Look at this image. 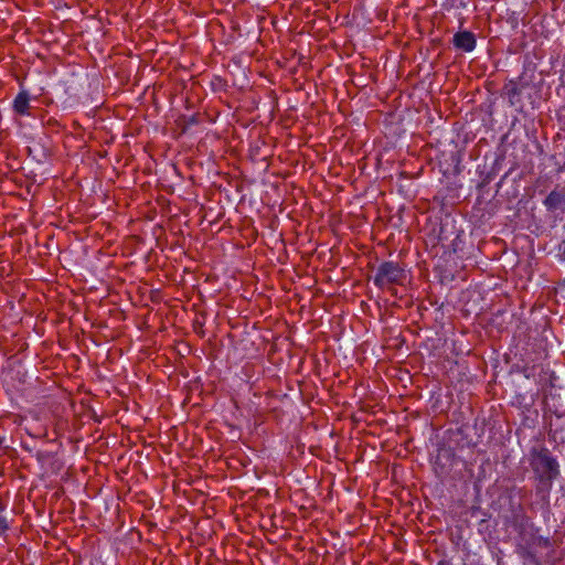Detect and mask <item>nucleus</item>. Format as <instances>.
Returning <instances> with one entry per match:
<instances>
[{
  "label": "nucleus",
  "instance_id": "1",
  "mask_svg": "<svg viewBox=\"0 0 565 565\" xmlns=\"http://www.w3.org/2000/svg\"><path fill=\"white\" fill-rule=\"evenodd\" d=\"M530 466L534 472L535 494L544 504H548L553 482L559 475V465L543 446L530 450Z\"/></svg>",
  "mask_w": 565,
  "mask_h": 565
},
{
  "label": "nucleus",
  "instance_id": "2",
  "mask_svg": "<svg viewBox=\"0 0 565 565\" xmlns=\"http://www.w3.org/2000/svg\"><path fill=\"white\" fill-rule=\"evenodd\" d=\"M406 277V270L398 263L387 260L377 267L373 282L376 287L384 289L394 285H403Z\"/></svg>",
  "mask_w": 565,
  "mask_h": 565
},
{
  "label": "nucleus",
  "instance_id": "3",
  "mask_svg": "<svg viewBox=\"0 0 565 565\" xmlns=\"http://www.w3.org/2000/svg\"><path fill=\"white\" fill-rule=\"evenodd\" d=\"M457 462L456 450L446 445H441L437 449L435 460L433 462V469L435 475L440 479L445 480L450 477L454 467Z\"/></svg>",
  "mask_w": 565,
  "mask_h": 565
},
{
  "label": "nucleus",
  "instance_id": "4",
  "mask_svg": "<svg viewBox=\"0 0 565 565\" xmlns=\"http://www.w3.org/2000/svg\"><path fill=\"white\" fill-rule=\"evenodd\" d=\"M452 44L462 52H472L477 45L476 35L471 31H459L454 34Z\"/></svg>",
  "mask_w": 565,
  "mask_h": 565
},
{
  "label": "nucleus",
  "instance_id": "5",
  "mask_svg": "<svg viewBox=\"0 0 565 565\" xmlns=\"http://www.w3.org/2000/svg\"><path fill=\"white\" fill-rule=\"evenodd\" d=\"M544 206L550 212L565 211V189H554L544 200Z\"/></svg>",
  "mask_w": 565,
  "mask_h": 565
},
{
  "label": "nucleus",
  "instance_id": "6",
  "mask_svg": "<svg viewBox=\"0 0 565 565\" xmlns=\"http://www.w3.org/2000/svg\"><path fill=\"white\" fill-rule=\"evenodd\" d=\"M30 94L25 89H21L12 103V109L18 116H30L31 115V105H30Z\"/></svg>",
  "mask_w": 565,
  "mask_h": 565
},
{
  "label": "nucleus",
  "instance_id": "7",
  "mask_svg": "<svg viewBox=\"0 0 565 565\" xmlns=\"http://www.w3.org/2000/svg\"><path fill=\"white\" fill-rule=\"evenodd\" d=\"M543 371H544V366L542 363H537V364L525 363L523 366V373L526 379L536 380L537 376H541V373Z\"/></svg>",
  "mask_w": 565,
  "mask_h": 565
},
{
  "label": "nucleus",
  "instance_id": "8",
  "mask_svg": "<svg viewBox=\"0 0 565 565\" xmlns=\"http://www.w3.org/2000/svg\"><path fill=\"white\" fill-rule=\"evenodd\" d=\"M535 541H536V544L542 547L547 548L551 546V541L547 537L539 536Z\"/></svg>",
  "mask_w": 565,
  "mask_h": 565
},
{
  "label": "nucleus",
  "instance_id": "9",
  "mask_svg": "<svg viewBox=\"0 0 565 565\" xmlns=\"http://www.w3.org/2000/svg\"><path fill=\"white\" fill-rule=\"evenodd\" d=\"M520 90L516 86H513L510 90H509V96L513 97L515 95H519Z\"/></svg>",
  "mask_w": 565,
  "mask_h": 565
},
{
  "label": "nucleus",
  "instance_id": "10",
  "mask_svg": "<svg viewBox=\"0 0 565 565\" xmlns=\"http://www.w3.org/2000/svg\"><path fill=\"white\" fill-rule=\"evenodd\" d=\"M436 565H452L449 559H440Z\"/></svg>",
  "mask_w": 565,
  "mask_h": 565
},
{
  "label": "nucleus",
  "instance_id": "11",
  "mask_svg": "<svg viewBox=\"0 0 565 565\" xmlns=\"http://www.w3.org/2000/svg\"><path fill=\"white\" fill-rule=\"evenodd\" d=\"M555 434H556L555 431H554V433H553V431H550V434H548L550 438H551V439H555Z\"/></svg>",
  "mask_w": 565,
  "mask_h": 565
}]
</instances>
